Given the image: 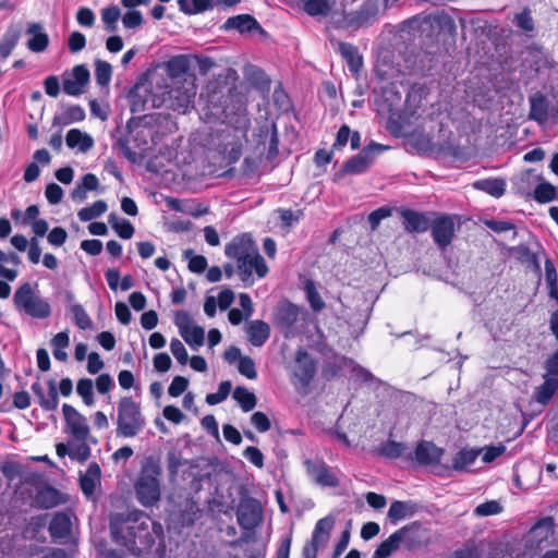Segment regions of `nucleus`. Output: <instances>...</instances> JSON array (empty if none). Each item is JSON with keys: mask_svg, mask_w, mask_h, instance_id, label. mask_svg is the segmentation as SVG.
<instances>
[{"mask_svg": "<svg viewBox=\"0 0 558 558\" xmlns=\"http://www.w3.org/2000/svg\"><path fill=\"white\" fill-rule=\"evenodd\" d=\"M236 521L245 531H253L263 522L260 502L250 496H242L236 507Z\"/></svg>", "mask_w": 558, "mask_h": 558, "instance_id": "8", "label": "nucleus"}, {"mask_svg": "<svg viewBox=\"0 0 558 558\" xmlns=\"http://www.w3.org/2000/svg\"><path fill=\"white\" fill-rule=\"evenodd\" d=\"M232 385L231 381L225 380L219 384L218 391L214 393H208L206 396V402L209 405H216L225 401L230 395Z\"/></svg>", "mask_w": 558, "mask_h": 558, "instance_id": "49", "label": "nucleus"}, {"mask_svg": "<svg viewBox=\"0 0 558 558\" xmlns=\"http://www.w3.org/2000/svg\"><path fill=\"white\" fill-rule=\"evenodd\" d=\"M305 292L307 300L311 304V307L315 312H319L325 307V302L323 301L322 296L319 295L316 286L313 281L307 280L305 282Z\"/></svg>", "mask_w": 558, "mask_h": 558, "instance_id": "47", "label": "nucleus"}, {"mask_svg": "<svg viewBox=\"0 0 558 558\" xmlns=\"http://www.w3.org/2000/svg\"><path fill=\"white\" fill-rule=\"evenodd\" d=\"M184 459L179 450L171 449L167 452V466L171 477H175L180 468L184 464Z\"/></svg>", "mask_w": 558, "mask_h": 558, "instance_id": "53", "label": "nucleus"}, {"mask_svg": "<svg viewBox=\"0 0 558 558\" xmlns=\"http://www.w3.org/2000/svg\"><path fill=\"white\" fill-rule=\"evenodd\" d=\"M546 373L543 377H556L558 378V350L549 356L545 362Z\"/></svg>", "mask_w": 558, "mask_h": 558, "instance_id": "64", "label": "nucleus"}, {"mask_svg": "<svg viewBox=\"0 0 558 558\" xmlns=\"http://www.w3.org/2000/svg\"><path fill=\"white\" fill-rule=\"evenodd\" d=\"M101 470L98 463L93 462L88 465L85 474L80 478V484L83 493L90 496L95 493L97 485L100 483Z\"/></svg>", "mask_w": 558, "mask_h": 558, "instance_id": "23", "label": "nucleus"}, {"mask_svg": "<svg viewBox=\"0 0 558 558\" xmlns=\"http://www.w3.org/2000/svg\"><path fill=\"white\" fill-rule=\"evenodd\" d=\"M180 336L183 340L193 349H197L204 344L205 341V330L201 326H192L191 328L184 330Z\"/></svg>", "mask_w": 558, "mask_h": 558, "instance_id": "39", "label": "nucleus"}, {"mask_svg": "<svg viewBox=\"0 0 558 558\" xmlns=\"http://www.w3.org/2000/svg\"><path fill=\"white\" fill-rule=\"evenodd\" d=\"M333 523L335 520L331 517H325L318 520L312 535V541L315 544L324 547L329 539Z\"/></svg>", "mask_w": 558, "mask_h": 558, "instance_id": "32", "label": "nucleus"}, {"mask_svg": "<svg viewBox=\"0 0 558 558\" xmlns=\"http://www.w3.org/2000/svg\"><path fill=\"white\" fill-rule=\"evenodd\" d=\"M71 313L74 318V323L80 329H89L92 328L93 322L81 304H74L71 307Z\"/></svg>", "mask_w": 558, "mask_h": 558, "instance_id": "48", "label": "nucleus"}, {"mask_svg": "<svg viewBox=\"0 0 558 558\" xmlns=\"http://www.w3.org/2000/svg\"><path fill=\"white\" fill-rule=\"evenodd\" d=\"M108 220L120 238L129 240L133 236L135 230L129 220L119 218L116 214H110Z\"/></svg>", "mask_w": 558, "mask_h": 558, "instance_id": "37", "label": "nucleus"}, {"mask_svg": "<svg viewBox=\"0 0 558 558\" xmlns=\"http://www.w3.org/2000/svg\"><path fill=\"white\" fill-rule=\"evenodd\" d=\"M304 9L312 16L327 15L330 10V0H307Z\"/></svg>", "mask_w": 558, "mask_h": 558, "instance_id": "50", "label": "nucleus"}, {"mask_svg": "<svg viewBox=\"0 0 558 558\" xmlns=\"http://www.w3.org/2000/svg\"><path fill=\"white\" fill-rule=\"evenodd\" d=\"M170 350L173 356L177 359V361L185 365L189 361L187 351L184 347V344L177 338H173L170 342Z\"/></svg>", "mask_w": 558, "mask_h": 558, "instance_id": "58", "label": "nucleus"}, {"mask_svg": "<svg viewBox=\"0 0 558 558\" xmlns=\"http://www.w3.org/2000/svg\"><path fill=\"white\" fill-rule=\"evenodd\" d=\"M557 189L550 183H541L534 191V198L539 203L551 202L556 198Z\"/></svg>", "mask_w": 558, "mask_h": 558, "instance_id": "51", "label": "nucleus"}, {"mask_svg": "<svg viewBox=\"0 0 558 558\" xmlns=\"http://www.w3.org/2000/svg\"><path fill=\"white\" fill-rule=\"evenodd\" d=\"M477 456L476 450H461L454 456L452 466L454 470H465L475 462Z\"/></svg>", "mask_w": 558, "mask_h": 558, "instance_id": "42", "label": "nucleus"}, {"mask_svg": "<svg viewBox=\"0 0 558 558\" xmlns=\"http://www.w3.org/2000/svg\"><path fill=\"white\" fill-rule=\"evenodd\" d=\"M554 521L551 518H544L539 520L530 531L531 541L535 542L537 546L548 542L554 534Z\"/></svg>", "mask_w": 558, "mask_h": 558, "instance_id": "24", "label": "nucleus"}, {"mask_svg": "<svg viewBox=\"0 0 558 558\" xmlns=\"http://www.w3.org/2000/svg\"><path fill=\"white\" fill-rule=\"evenodd\" d=\"M161 473L162 470L159 460L154 457L145 459L134 483L136 498L143 507H154L160 501Z\"/></svg>", "mask_w": 558, "mask_h": 558, "instance_id": "2", "label": "nucleus"}, {"mask_svg": "<svg viewBox=\"0 0 558 558\" xmlns=\"http://www.w3.org/2000/svg\"><path fill=\"white\" fill-rule=\"evenodd\" d=\"M251 422L259 433H265L271 427L270 421L264 412H255L251 417Z\"/></svg>", "mask_w": 558, "mask_h": 558, "instance_id": "62", "label": "nucleus"}, {"mask_svg": "<svg viewBox=\"0 0 558 558\" xmlns=\"http://www.w3.org/2000/svg\"><path fill=\"white\" fill-rule=\"evenodd\" d=\"M117 429L118 437H136L145 427V417L141 404L132 397H123L117 404Z\"/></svg>", "mask_w": 558, "mask_h": 558, "instance_id": "3", "label": "nucleus"}, {"mask_svg": "<svg viewBox=\"0 0 558 558\" xmlns=\"http://www.w3.org/2000/svg\"><path fill=\"white\" fill-rule=\"evenodd\" d=\"M169 71L172 76V81L178 77H183L184 75H194L189 72L187 60L185 57H175L171 59L168 63Z\"/></svg>", "mask_w": 558, "mask_h": 558, "instance_id": "44", "label": "nucleus"}, {"mask_svg": "<svg viewBox=\"0 0 558 558\" xmlns=\"http://www.w3.org/2000/svg\"><path fill=\"white\" fill-rule=\"evenodd\" d=\"M36 502L43 509H51L59 505L65 504L66 498L56 488L47 487L38 492L36 496Z\"/></svg>", "mask_w": 558, "mask_h": 558, "instance_id": "25", "label": "nucleus"}, {"mask_svg": "<svg viewBox=\"0 0 558 558\" xmlns=\"http://www.w3.org/2000/svg\"><path fill=\"white\" fill-rule=\"evenodd\" d=\"M90 78L89 70L84 64L75 65L71 76L63 78V92L70 96H80Z\"/></svg>", "mask_w": 558, "mask_h": 558, "instance_id": "15", "label": "nucleus"}, {"mask_svg": "<svg viewBox=\"0 0 558 558\" xmlns=\"http://www.w3.org/2000/svg\"><path fill=\"white\" fill-rule=\"evenodd\" d=\"M402 223L409 233H423L428 230L430 220L424 213L413 209H401Z\"/></svg>", "mask_w": 558, "mask_h": 558, "instance_id": "17", "label": "nucleus"}, {"mask_svg": "<svg viewBox=\"0 0 558 558\" xmlns=\"http://www.w3.org/2000/svg\"><path fill=\"white\" fill-rule=\"evenodd\" d=\"M473 187L494 197H500L506 191V181L498 178L477 180L473 183Z\"/></svg>", "mask_w": 558, "mask_h": 558, "instance_id": "31", "label": "nucleus"}, {"mask_svg": "<svg viewBox=\"0 0 558 558\" xmlns=\"http://www.w3.org/2000/svg\"><path fill=\"white\" fill-rule=\"evenodd\" d=\"M48 392L44 391V388L39 381H35L32 385V390L38 399V404L46 411H54L59 404L58 388L54 379H49Z\"/></svg>", "mask_w": 558, "mask_h": 558, "instance_id": "16", "label": "nucleus"}, {"mask_svg": "<svg viewBox=\"0 0 558 558\" xmlns=\"http://www.w3.org/2000/svg\"><path fill=\"white\" fill-rule=\"evenodd\" d=\"M396 534L404 548L412 550L426 543V533L421 523L412 522L396 531Z\"/></svg>", "mask_w": 558, "mask_h": 558, "instance_id": "14", "label": "nucleus"}, {"mask_svg": "<svg viewBox=\"0 0 558 558\" xmlns=\"http://www.w3.org/2000/svg\"><path fill=\"white\" fill-rule=\"evenodd\" d=\"M513 22L524 32H532L534 29V21L529 9H524L521 13L515 14Z\"/></svg>", "mask_w": 558, "mask_h": 558, "instance_id": "57", "label": "nucleus"}, {"mask_svg": "<svg viewBox=\"0 0 558 558\" xmlns=\"http://www.w3.org/2000/svg\"><path fill=\"white\" fill-rule=\"evenodd\" d=\"M110 529L114 539L137 556L149 550L156 537L162 535V525L142 510H133L120 521H112Z\"/></svg>", "mask_w": 558, "mask_h": 558, "instance_id": "1", "label": "nucleus"}, {"mask_svg": "<svg viewBox=\"0 0 558 558\" xmlns=\"http://www.w3.org/2000/svg\"><path fill=\"white\" fill-rule=\"evenodd\" d=\"M65 142L70 148L78 146L81 151H87L93 146L92 137L77 129H72L68 132Z\"/></svg>", "mask_w": 558, "mask_h": 558, "instance_id": "34", "label": "nucleus"}, {"mask_svg": "<svg viewBox=\"0 0 558 558\" xmlns=\"http://www.w3.org/2000/svg\"><path fill=\"white\" fill-rule=\"evenodd\" d=\"M47 239L51 245L61 246L65 243L68 233L63 228L56 227L48 233Z\"/></svg>", "mask_w": 558, "mask_h": 558, "instance_id": "63", "label": "nucleus"}, {"mask_svg": "<svg viewBox=\"0 0 558 558\" xmlns=\"http://www.w3.org/2000/svg\"><path fill=\"white\" fill-rule=\"evenodd\" d=\"M189 386V380L183 377V376H175L169 388H168V393L173 397V398H177L179 396H181L187 388Z\"/></svg>", "mask_w": 558, "mask_h": 558, "instance_id": "60", "label": "nucleus"}, {"mask_svg": "<svg viewBox=\"0 0 558 558\" xmlns=\"http://www.w3.org/2000/svg\"><path fill=\"white\" fill-rule=\"evenodd\" d=\"M62 412L68 432L77 441H86L90 433L87 418L83 414H81L74 407L68 403L63 404Z\"/></svg>", "mask_w": 558, "mask_h": 558, "instance_id": "9", "label": "nucleus"}, {"mask_svg": "<svg viewBox=\"0 0 558 558\" xmlns=\"http://www.w3.org/2000/svg\"><path fill=\"white\" fill-rule=\"evenodd\" d=\"M257 21L250 14H240L229 17L225 23L227 29H238L241 33L250 32L254 28H259Z\"/></svg>", "mask_w": 558, "mask_h": 558, "instance_id": "30", "label": "nucleus"}, {"mask_svg": "<svg viewBox=\"0 0 558 558\" xmlns=\"http://www.w3.org/2000/svg\"><path fill=\"white\" fill-rule=\"evenodd\" d=\"M387 148V146L381 144L373 143L368 145L342 165L341 169L335 173L333 181L338 182L347 174L356 175L364 173L373 165L375 157Z\"/></svg>", "mask_w": 558, "mask_h": 558, "instance_id": "6", "label": "nucleus"}, {"mask_svg": "<svg viewBox=\"0 0 558 558\" xmlns=\"http://www.w3.org/2000/svg\"><path fill=\"white\" fill-rule=\"evenodd\" d=\"M195 82V75H184L183 77L174 78L163 100L166 107L180 113H186L193 108L197 93Z\"/></svg>", "mask_w": 558, "mask_h": 558, "instance_id": "4", "label": "nucleus"}, {"mask_svg": "<svg viewBox=\"0 0 558 558\" xmlns=\"http://www.w3.org/2000/svg\"><path fill=\"white\" fill-rule=\"evenodd\" d=\"M258 247L253 241L252 236L247 233H243L234 236L225 247V254L227 257L234 259L235 263L251 257L252 254L256 255Z\"/></svg>", "mask_w": 558, "mask_h": 558, "instance_id": "11", "label": "nucleus"}, {"mask_svg": "<svg viewBox=\"0 0 558 558\" xmlns=\"http://www.w3.org/2000/svg\"><path fill=\"white\" fill-rule=\"evenodd\" d=\"M238 369L241 375L245 376L248 379H255L257 377L255 362L250 356H244L240 359Z\"/></svg>", "mask_w": 558, "mask_h": 558, "instance_id": "56", "label": "nucleus"}, {"mask_svg": "<svg viewBox=\"0 0 558 558\" xmlns=\"http://www.w3.org/2000/svg\"><path fill=\"white\" fill-rule=\"evenodd\" d=\"M299 311L292 304L284 305L279 311V323L284 327H291L298 320Z\"/></svg>", "mask_w": 558, "mask_h": 558, "instance_id": "52", "label": "nucleus"}, {"mask_svg": "<svg viewBox=\"0 0 558 558\" xmlns=\"http://www.w3.org/2000/svg\"><path fill=\"white\" fill-rule=\"evenodd\" d=\"M48 531L52 538H66L72 531L71 513L66 511L56 512L51 519Z\"/></svg>", "mask_w": 558, "mask_h": 558, "instance_id": "19", "label": "nucleus"}, {"mask_svg": "<svg viewBox=\"0 0 558 558\" xmlns=\"http://www.w3.org/2000/svg\"><path fill=\"white\" fill-rule=\"evenodd\" d=\"M317 371L314 357L303 348L298 349L292 365V383L295 389L305 393Z\"/></svg>", "mask_w": 558, "mask_h": 558, "instance_id": "7", "label": "nucleus"}, {"mask_svg": "<svg viewBox=\"0 0 558 558\" xmlns=\"http://www.w3.org/2000/svg\"><path fill=\"white\" fill-rule=\"evenodd\" d=\"M107 208V204L104 201H96L93 205L82 208L77 216L81 221H90L101 216Z\"/></svg>", "mask_w": 558, "mask_h": 558, "instance_id": "41", "label": "nucleus"}, {"mask_svg": "<svg viewBox=\"0 0 558 558\" xmlns=\"http://www.w3.org/2000/svg\"><path fill=\"white\" fill-rule=\"evenodd\" d=\"M544 383L535 389L534 399L537 403L546 405L558 390V378L543 377Z\"/></svg>", "mask_w": 558, "mask_h": 558, "instance_id": "29", "label": "nucleus"}, {"mask_svg": "<svg viewBox=\"0 0 558 558\" xmlns=\"http://www.w3.org/2000/svg\"><path fill=\"white\" fill-rule=\"evenodd\" d=\"M121 16V11L117 5H111L101 11V20L109 32L117 31V23Z\"/></svg>", "mask_w": 558, "mask_h": 558, "instance_id": "46", "label": "nucleus"}, {"mask_svg": "<svg viewBox=\"0 0 558 558\" xmlns=\"http://www.w3.org/2000/svg\"><path fill=\"white\" fill-rule=\"evenodd\" d=\"M26 34L31 36L27 40V48L33 52H43L49 45V37L39 23H29Z\"/></svg>", "mask_w": 558, "mask_h": 558, "instance_id": "20", "label": "nucleus"}, {"mask_svg": "<svg viewBox=\"0 0 558 558\" xmlns=\"http://www.w3.org/2000/svg\"><path fill=\"white\" fill-rule=\"evenodd\" d=\"M76 391L82 397L86 405L92 407L94 404V385L92 379H80L76 385Z\"/></svg>", "mask_w": 558, "mask_h": 558, "instance_id": "45", "label": "nucleus"}, {"mask_svg": "<svg viewBox=\"0 0 558 558\" xmlns=\"http://www.w3.org/2000/svg\"><path fill=\"white\" fill-rule=\"evenodd\" d=\"M409 451V447L404 442L388 440L380 445L378 453L388 459H398Z\"/></svg>", "mask_w": 558, "mask_h": 558, "instance_id": "35", "label": "nucleus"}, {"mask_svg": "<svg viewBox=\"0 0 558 558\" xmlns=\"http://www.w3.org/2000/svg\"><path fill=\"white\" fill-rule=\"evenodd\" d=\"M444 450L432 441L422 440L415 448V459L422 465H432L440 462Z\"/></svg>", "mask_w": 558, "mask_h": 558, "instance_id": "18", "label": "nucleus"}, {"mask_svg": "<svg viewBox=\"0 0 558 558\" xmlns=\"http://www.w3.org/2000/svg\"><path fill=\"white\" fill-rule=\"evenodd\" d=\"M338 51L341 57L345 60L349 70L352 73H357L363 65L362 57L355 46L349 43H339Z\"/></svg>", "mask_w": 558, "mask_h": 558, "instance_id": "26", "label": "nucleus"}, {"mask_svg": "<svg viewBox=\"0 0 558 558\" xmlns=\"http://www.w3.org/2000/svg\"><path fill=\"white\" fill-rule=\"evenodd\" d=\"M415 510L416 507L413 502L396 500L390 505L387 515L388 519L396 524L401 520L412 517Z\"/></svg>", "mask_w": 558, "mask_h": 558, "instance_id": "28", "label": "nucleus"}, {"mask_svg": "<svg viewBox=\"0 0 558 558\" xmlns=\"http://www.w3.org/2000/svg\"><path fill=\"white\" fill-rule=\"evenodd\" d=\"M233 399L240 404L244 412L252 411L257 403L256 396L245 387H236L233 391Z\"/></svg>", "mask_w": 558, "mask_h": 558, "instance_id": "36", "label": "nucleus"}, {"mask_svg": "<svg viewBox=\"0 0 558 558\" xmlns=\"http://www.w3.org/2000/svg\"><path fill=\"white\" fill-rule=\"evenodd\" d=\"M112 66L107 61L96 60L95 62V77L97 84L107 86L111 81Z\"/></svg>", "mask_w": 558, "mask_h": 558, "instance_id": "43", "label": "nucleus"}, {"mask_svg": "<svg viewBox=\"0 0 558 558\" xmlns=\"http://www.w3.org/2000/svg\"><path fill=\"white\" fill-rule=\"evenodd\" d=\"M432 236L441 250L449 246L454 238V221L452 217L442 215L430 222Z\"/></svg>", "mask_w": 558, "mask_h": 558, "instance_id": "12", "label": "nucleus"}, {"mask_svg": "<svg viewBox=\"0 0 558 558\" xmlns=\"http://www.w3.org/2000/svg\"><path fill=\"white\" fill-rule=\"evenodd\" d=\"M179 9L189 15L202 13L213 8L211 0H178Z\"/></svg>", "mask_w": 558, "mask_h": 558, "instance_id": "38", "label": "nucleus"}, {"mask_svg": "<svg viewBox=\"0 0 558 558\" xmlns=\"http://www.w3.org/2000/svg\"><path fill=\"white\" fill-rule=\"evenodd\" d=\"M251 255V257H245L240 262H236V270L244 283L252 284L253 283V275L256 274L258 278H264L268 272V267L266 265L265 259L256 252V256Z\"/></svg>", "mask_w": 558, "mask_h": 558, "instance_id": "10", "label": "nucleus"}, {"mask_svg": "<svg viewBox=\"0 0 558 558\" xmlns=\"http://www.w3.org/2000/svg\"><path fill=\"white\" fill-rule=\"evenodd\" d=\"M530 118L538 123H545L548 119V100L546 96L536 93L530 97Z\"/></svg>", "mask_w": 558, "mask_h": 558, "instance_id": "27", "label": "nucleus"}, {"mask_svg": "<svg viewBox=\"0 0 558 558\" xmlns=\"http://www.w3.org/2000/svg\"><path fill=\"white\" fill-rule=\"evenodd\" d=\"M90 456V448L85 441L70 444L69 457L78 462L86 461Z\"/></svg>", "mask_w": 558, "mask_h": 558, "instance_id": "54", "label": "nucleus"}, {"mask_svg": "<svg viewBox=\"0 0 558 558\" xmlns=\"http://www.w3.org/2000/svg\"><path fill=\"white\" fill-rule=\"evenodd\" d=\"M122 23L125 28H137L143 24V15L137 10L128 11L122 17Z\"/></svg>", "mask_w": 558, "mask_h": 558, "instance_id": "59", "label": "nucleus"}, {"mask_svg": "<svg viewBox=\"0 0 558 558\" xmlns=\"http://www.w3.org/2000/svg\"><path fill=\"white\" fill-rule=\"evenodd\" d=\"M85 119V111L84 109L78 106H70L65 109L64 112L61 114H58L53 118V124L54 125H69L73 122H80Z\"/></svg>", "mask_w": 558, "mask_h": 558, "instance_id": "33", "label": "nucleus"}, {"mask_svg": "<svg viewBox=\"0 0 558 558\" xmlns=\"http://www.w3.org/2000/svg\"><path fill=\"white\" fill-rule=\"evenodd\" d=\"M243 457L258 469H262L264 466V454L257 447H247L243 451Z\"/></svg>", "mask_w": 558, "mask_h": 558, "instance_id": "61", "label": "nucleus"}, {"mask_svg": "<svg viewBox=\"0 0 558 558\" xmlns=\"http://www.w3.org/2000/svg\"><path fill=\"white\" fill-rule=\"evenodd\" d=\"M22 34V25L11 23L0 39V58L7 59L17 45Z\"/></svg>", "mask_w": 558, "mask_h": 558, "instance_id": "21", "label": "nucleus"}, {"mask_svg": "<svg viewBox=\"0 0 558 558\" xmlns=\"http://www.w3.org/2000/svg\"><path fill=\"white\" fill-rule=\"evenodd\" d=\"M246 333L254 347H262L270 336V327L264 320H252L246 326Z\"/></svg>", "mask_w": 558, "mask_h": 558, "instance_id": "22", "label": "nucleus"}, {"mask_svg": "<svg viewBox=\"0 0 558 558\" xmlns=\"http://www.w3.org/2000/svg\"><path fill=\"white\" fill-rule=\"evenodd\" d=\"M13 303L19 312L33 318L46 319L51 315L49 302L43 299L29 282H25L16 289Z\"/></svg>", "mask_w": 558, "mask_h": 558, "instance_id": "5", "label": "nucleus"}, {"mask_svg": "<svg viewBox=\"0 0 558 558\" xmlns=\"http://www.w3.org/2000/svg\"><path fill=\"white\" fill-rule=\"evenodd\" d=\"M502 510V507L500 504L496 500H489L486 502H483L478 505L474 509V513L478 517H488L500 513Z\"/></svg>", "mask_w": 558, "mask_h": 558, "instance_id": "55", "label": "nucleus"}, {"mask_svg": "<svg viewBox=\"0 0 558 558\" xmlns=\"http://www.w3.org/2000/svg\"><path fill=\"white\" fill-rule=\"evenodd\" d=\"M305 468L308 476L317 485L328 487H337L339 485V481L336 474L332 472L331 468H329L324 461L306 460Z\"/></svg>", "mask_w": 558, "mask_h": 558, "instance_id": "13", "label": "nucleus"}, {"mask_svg": "<svg viewBox=\"0 0 558 558\" xmlns=\"http://www.w3.org/2000/svg\"><path fill=\"white\" fill-rule=\"evenodd\" d=\"M400 546H401V542L399 541V538L395 532L387 539H385L384 542L380 543V545L375 550L373 558H388Z\"/></svg>", "mask_w": 558, "mask_h": 558, "instance_id": "40", "label": "nucleus"}]
</instances>
